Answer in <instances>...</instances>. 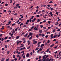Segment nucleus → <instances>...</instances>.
<instances>
[{"instance_id":"nucleus-6","label":"nucleus","mask_w":61,"mask_h":61,"mask_svg":"<svg viewBox=\"0 0 61 61\" xmlns=\"http://www.w3.org/2000/svg\"><path fill=\"white\" fill-rule=\"evenodd\" d=\"M51 59H52L51 58H50V59H49V58H47V60H46V61H51Z\"/></svg>"},{"instance_id":"nucleus-58","label":"nucleus","mask_w":61,"mask_h":61,"mask_svg":"<svg viewBox=\"0 0 61 61\" xmlns=\"http://www.w3.org/2000/svg\"><path fill=\"white\" fill-rule=\"evenodd\" d=\"M36 37H37V38H38V37H39V36H38V35H37L36 36Z\"/></svg>"},{"instance_id":"nucleus-34","label":"nucleus","mask_w":61,"mask_h":61,"mask_svg":"<svg viewBox=\"0 0 61 61\" xmlns=\"http://www.w3.org/2000/svg\"><path fill=\"white\" fill-rule=\"evenodd\" d=\"M39 36H42V34L41 33H39V35H38Z\"/></svg>"},{"instance_id":"nucleus-44","label":"nucleus","mask_w":61,"mask_h":61,"mask_svg":"<svg viewBox=\"0 0 61 61\" xmlns=\"http://www.w3.org/2000/svg\"><path fill=\"white\" fill-rule=\"evenodd\" d=\"M56 37V35H54V36L53 37V38H55V37Z\"/></svg>"},{"instance_id":"nucleus-37","label":"nucleus","mask_w":61,"mask_h":61,"mask_svg":"<svg viewBox=\"0 0 61 61\" xmlns=\"http://www.w3.org/2000/svg\"><path fill=\"white\" fill-rule=\"evenodd\" d=\"M19 22V20H18V21H17L16 22V23H18Z\"/></svg>"},{"instance_id":"nucleus-22","label":"nucleus","mask_w":61,"mask_h":61,"mask_svg":"<svg viewBox=\"0 0 61 61\" xmlns=\"http://www.w3.org/2000/svg\"><path fill=\"white\" fill-rule=\"evenodd\" d=\"M8 38V36H7L5 37V38L4 39H7Z\"/></svg>"},{"instance_id":"nucleus-26","label":"nucleus","mask_w":61,"mask_h":61,"mask_svg":"<svg viewBox=\"0 0 61 61\" xmlns=\"http://www.w3.org/2000/svg\"><path fill=\"white\" fill-rule=\"evenodd\" d=\"M50 42V41L49 40H48L47 41V43H49Z\"/></svg>"},{"instance_id":"nucleus-1","label":"nucleus","mask_w":61,"mask_h":61,"mask_svg":"<svg viewBox=\"0 0 61 61\" xmlns=\"http://www.w3.org/2000/svg\"><path fill=\"white\" fill-rule=\"evenodd\" d=\"M34 29L35 30H37L38 29V25H37V27H35L34 28Z\"/></svg>"},{"instance_id":"nucleus-25","label":"nucleus","mask_w":61,"mask_h":61,"mask_svg":"<svg viewBox=\"0 0 61 61\" xmlns=\"http://www.w3.org/2000/svg\"><path fill=\"white\" fill-rule=\"evenodd\" d=\"M48 37V36L47 35H46L45 36V37H46V38H47Z\"/></svg>"},{"instance_id":"nucleus-33","label":"nucleus","mask_w":61,"mask_h":61,"mask_svg":"<svg viewBox=\"0 0 61 61\" xmlns=\"http://www.w3.org/2000/svg\"><path fill=\"white\" fill-rule=\"evenodd\" d=\"M23 57L24 59L25 58V55H24Z\"/></svg>"},{"instance_id":"nucleus-20","label":"nucleus","mask_w":61,"mask_h":61,"mask_svg":"<svg viewBox=\"0 0 61 61\" xmlns=\"http://www.w3.org/2000/svg\"><path fill=\"white\" fill-rule=\"evenodd\" d=\"M50 32H46L47 34H50Z\"/></svg>"},{"instance_id":"nucleus-19","label":"nucleus","mask_w":61,"mask_h":61,"mask_svg":"<svg viewBox=\"0 0 61 61\" xmlns=\"http://www.w3.org/2000/svg\"><path fill=\"white\" fill-rule=\"evenodd\" d=\"M46 10H43L42 11V13L44 12Z\"/></svg>"},{"instance_id":"nucleus-52","label":"nucleus","mask_w":61,"mask_h":61,"mask_svg":"<svg viewBox=\"0 0 61 61\" xmlns=\"http://www.w3.org/2000/svg\"><path fill=\"white\" fill-rule=\"evenodd\" d=\"M9 41H10L9 40H7V43H8V42H9Z\"/></svg>"},{"instance_id":"nucleus-18","label":"nucleus","mask_w":61,"mask_h":61,"mask_svg":"<svg viewBox=\"0 0 61 61\" xmlns=\"http://www.w3.org/2000/svg\"><path fill=\"white\" fill-rule=\"evenodd\" d=\"M5 60V58H2L1 59V61H4V60Z\"/></svg>"},{"instance_id":"nucleus-63","label":"nucleus","mask_w":61,"mask_h":61,"mask_svg":"<svg viewBox=\"0 0 61 61\" xmlns=\"http://www.w3.org/2000/svg\"><path fill=\"white\" fill-rule=\"evenodd\" d=\"M9 39H11V37H10L9 38Z\"/></svg>"},{"instance_id":"nucleus-16","label":"nucleus","mask_w":61,"mask_h":61,"mask_svg":"<svg viewBox=\"0 0 61 61\" xmlns=\"http://www.w3.org/2000/svg\"><path fill=\"white\" fill-rule=\"evenodd\" d=\"M16 39H18L19 38V36H17L16 37Z\"/></svg>"},{"instance_id":"nucleus-64","label":"nucleus","mask_w":61,"mask_h":61,"mask_svg":"<svg viewBox=\"0 0 61 61\" xmlns=\"http://www.w3.org/2000/svg\"><path fill=\"white\" fill-rule=\"evenodd\" d=\"M24 53V51H21V53Z\"/></svg>"},{"instance_id":"nucleus-28","label":"nucleus","mask_w":61,"mask_h":61,"mask_svg":"<svg viewBox=\"0 0 61 61\" xmlns=\"http://www.w3.org/2000/svg\"><path fill=\"white\" fill-rule=\"evenodd\" d=\"M6 61H9V58L7 59H6Z\"/></svg>"},{"instance_id":"nucleus-46","label":"nucleus","mask_w":61,"mask_h":61,"mask_svg":"<svg viewBox=\"0 0 61 61\" xmlns=\"http://www.w3.org/2000/svg\"><path fill=\"white\" fill-rule=\"evenodd\" d=\"M10 52L9 51H7V54H9V53Z\"/></svg>"},{"instance_id":"nucleus-8","label":"nucleus","mask_w":61,"mask_h":61,"mask_svg":"<svg viewBox=\"0 0 61 61\" xmlns=\"http://www.w3.org/2000/svg\"><path fill=\"white\" fill-rule=\"evenodd\" d=\"M40 21V19H37V22L38 23V22H39V21Z\"/></svg>"},{"instance_id":"nucleus-51","label":"nucleus","mask_w":61,"mask_h":61,"mask_svg":"<svg viewBox=\"0 0 61 61\" xmlns=\"http://www.w3.org/2000/svg\"><path fill=\"white\" fill-rule=\"evenodd\" d=\"M40 51L39 50H38L37 51V53H39Z\"/></svg>"},{"instance_id":"nucleus-54","label":"nucleus","mask_w":61,"mask_h":61,"mask_svg":"<svg viewBox=\"0 0 61 61\" xmlns=\"http://www.w3.org/2000/svg\"><path fill=\"white\" fill-rule=\"evenodd\" d=\"M5 6H7L8 5V4H5Z\"/></svg>"},{"instance_id":"nucleus-42","label":"nucleus","mask_w":61,"mask_h":61,"mask_svg":"<svg viewBox=\"0 0 61 61\" xmlns=\"http://www.w3.org/2000/svg\"><path fill=\"white\" fill-rule=\"evenodd\" d=\"M15 25V23H14V24H13L12 25V26H13L14 25Z\"/></svg>"},{"instance_id":"nucleus-60","label":"nucleus","mask_w":61,"mask_h":61,"mask_svg":"<svg viewBox=\"0 0 61 61\" xmlns=\"http://www.w3.org/2000/svg\"><path fill=\"white\" fill-rule=\"evenodd\" d=\"M21 23V22H20L18 23V25H20Z\"/></svg>"},{"instance_id":"nucleus-7","label":"nucleus","mask_w":61,"mask_h":61,"mask_svg":"<svg viewBox=\"0 0 61 61\" xmlns=\"http://www.w3.org/2000/svg\"><path fill=\"white\" fill-rule=\"evenodd\" d=\"M44 46V44H42L41 46V48H43V46Z\"/></svg>"},{"instance_id":"nucleus-29","label":"nucleus","mask_w":61,"mask_h":61,"mask_svg":"<svg viewBox=\"0 0 61 61\" xmlns=\"http://www.w3.org/2000/svg\"><path fill=\"white\" fill-rule=\"evenodd\" d=\"M48 23L49 24H50L51 23V21H49L48 22Z\"/></svg>"},{"instance_id":"nucleus-13","label":"nucleus","mask_w":61,"mask_h":61,"mask_svg":"<svg viewBox=\"0 0 61 61\" xmlns=\"http://www.w3.org/2000/svg\"><path fill=\"white\" fill-rule=\"evenodd\" d=\"M20 59H21V57L20 56H19V57L18 60H20Z\"/></svg>"},{"instance_id":"nucleus-11","label":"nucleus","mask_w":61,"mask_h":61,"mask_svg":"<svg viewBox=\"0 0 61 61\" xmlns=\"http://www.w3.org/2000/svg\"><path fill=\"white\" fill-rule=\"evenodd\" d=\"M29 35H30V36H33V34L31 33H30L29 34Z\"/></svg>"},{"instance_id":"nucleus-61","label":"nucleus","mask_w":61,"mask_h":61,"mask_svg":"<svg viewBox=\"0 0 61 61\" xmlns=\"http://www.w3.org/2000/svg\"><path fill=\"white\" fill-rule=\"evenodd\" d=\"M57 46H55V47L54 48H57Z\"/></svg>"},{"instance_id":"nucleus-14","label":"nucleus","mask_w":61,"mask_h":61,"mask_svg":"<svg viewBox=\"0 0 61 61\" xmlns=\"http://www.w3.org/2000/svg\"><path fill=\"white\" fill-rule=\"evenodd\" d=\"M43 25H40V27L41 28H42V27H43Z\"/></svg>"},{"instance_id":"nucleus-38","label":"nucleus","mask_w":61,"mask_h":61,"mask_svg":"<svg viewBox=\"0 0 61 61\" xmlns=\"http://www.w3.org/2000/svg\"><path fill=\"white\" fill-rule=\"evenodd\" d=\"M32 37H33V36H31L29 38V39L30 40L31 39H32Z\"/></svg>"},{"instance_id":"nucleus-2","label":"nucleus","mask_w":61,"mask_h":61,"mask_svg":"<svg viewBox=\"0 0 61 61\" xmlns=\"http://www.w3.org/2000/svg\"><path fill=\"white\" fill-rule=\"evenodd\" d=\"M29 56H30V55L29 53H28L26 54V56L27 57H29Z\"/></svg>"},{"instance_id":"nucleus-45","label":"nucleus","mask_w":61,"mask_h":61,"mask_svg":"<svg viewBox=\"0 0 61 61\" xmlns=\"http://www.w3.org/2000/svg\"><path fill=\"white\" fill-rule=\"evenodd\" d=\"M8 23L9 24H11V21H9Z\"/></svg>"},{"instance_id":"nucleus-49","label":"nucleus","mask_w":61,"mask_h":61,"mask_svg":"<svg viewBox=\"0 0 61 61\" xmlns=\"http://www.w3.org/2000/svg\"><path fill=\"white\" fill-rule=\"evenodd\" d=\"M4 38H2L1 39V41H4Z\"/></svg>"},{"instance_id":"nucleus-5","label":"nucleus","mask_w":61,"mask_h":61,"mask_svg":"<svg viewBox=\"0 0 61 61\" xmlns=\"http://www.w3.org/2000/svg\"><path fill=\"white\" fill-rule=\"evenodd\" d=\"M53 34H51V39H52L53 38Z\"/></svg>"},{"instance_id":"nucleus-56","label":"nucleus","mask_w":61,"mask_h":61,"mask_svg":"<svg viewBox=\"0 0 61 61\" xmlns=\"http://www.w3.org/2000/svg\"><path fill=\"white\" fill-rule=\"evenodd\" d=\"M26 25H25L23 26V27H26Z\"/></svg>"},{"instance_id":"nucleus-4","label":"nucleus","mask_w":61,"mask_h":61,"mask_svg":"<svg viewBox=\"0 0 61 61\" xmlns=\"http://www.w3.org/2000/svg\"><path fill=\"white\" fill-rule=\"evenodd\" d=\"M35 40H36L35 39L33 40V42L35 44H36V43H37V41H35Z\"/></svg>"},{"instance_id":"nucleus-47","label":"nucleus","mask_w":61,"mask_h":61,"mask_svg":"<svg viewBox=\"0 0 61 61\" xmlns=\"http://www.w3.org/2000/svg\"><path fill=\"white\" fill-rule=\"evenodd\" d=\"M56 41V39H54V40L53 41Z\"/></svg>"},{"instance_id":"nucleus-3","label":"nucleus","mask_w":61,"mask_h":61,"mask_svg":"<svg viewBox=\"0 0 61 61\" xmlns=\"http://www.w3.org/2000/svg\"><path fill=\"white\" fill-rule=\"evenodd\" d=\"M13 31H12L11 32L12 33V34H14L15 33V29H13L12 30Z\"/></svg>"},{"instance_id":"nucleus-62","label":"nucleus","mask_w":61,"mask_h":61,"mask_svg":"<svg viewBox=\"0 0 61 61\" xmlns=\"http://www.w3.org/2000/svg\"><path fill=\"white\" fill-rule=\"evenodd\" d=\"M30 48V46H29V47L27 48V49H29V48Z\"/></svg>"},{"instance_id":"nucleus-41","label":"nucleus","mask_w":61,"mask_h":61,"mask_svg":"<svg viewBox=\"0 0 61 61\" xmlns=\"http://www.w3.org/2000/svg\"><path fill=\"white\" fill-rule=\"evenodd\" d=\"M39 50H40V51H42V49L41 48H40L39 49Z\"/></svg>"},{"instance_id":"nucleus-17","label":"nucleus","mask_w":61,"mask_h":61,"mask_svg":"<svg viewBox=\"0 0 61 61\" xmlns=\"http://www.w3.org/2000/svg\"><path fill=\"white\" fill-rule=\"evenodd\" d=\"M39 32H40V33H42V31L41 30H40L39 31Z\"/></svg>"},{"instance_id":"nucleus-30","label":"nucleus","mask_w":61,"mask_h":61,"mask_svg":"<svg viewBox=\"0 0 61 61\" xmlns=\"http://www.w3.org/2000/svg\"><path fill=\"white\" fill-rule=\"evenodd\" d=\"M38 49H39V48H38V47H37L35 49V50H38Z\"/></svg>"},{"instance_id":"nucleus-48","label":"nucleus","mask_w":61,"mask_h":61,"mask_svg":"<svg viewBox=\"0 0 61 61\" xmlns=\"http://www.w3.org/2000/svg\"><path fill=\"white\" fill-rule=\"evenodd\" d=\"M42 37H43V36H45V34H42Z\"/></svg>"},{"instance_id":"nucleus-21","label":"nucleus","mask_w":61,"mask_h":61,"mask_svg":"<svg viewBox=\"0 0 61 61\" xmlns=\"http://www.w3.org/2000/svg\"><path fill=\"white\" fill-rule=\"evenodd\" d=\"M5 47L6 48L7 47V45H5Z\"/></svg>"},{"instance_id":"nucleus-12","label":"nucleus","mask_w":61,"mask_h":61,"mask_svg":"<svg viewBox=\"0 0 61 61\" xmlns=\"http://www.w3.org/2000/svg\"><path fill=\"white\" fill-rule=\"evenodd\" d=\"M54 46V44H52L50 46V47H52Z\"/></svg>"},{"instance_id":"nucleus-40","label":"nucleus","mask_w":61,"mask_h":61,"mask_svg":"<svg viewBox=\"0 0 61 61\" xmlns=\"http://www.w3.org/2000/svg\"><path fill=\"white\" fill-rule=\"evenodd\" d=\"M29 31H32V29H30L28 30Z\"/></svg>"},{"instance_id":"nucleus-39","label":"nucleus","mask_w":61,"mask_h":61,"mask_svg":"<svg viewBox=\"0 0 61 61\" xmlns=\"http://www.w3.org/2000/svg\"><path fill=\"white\" fill-rule=\"evenodd\" d=\"M27 22H28V23H29V20H27Z\"/></svg>"},{"instance_id":"nucleus-9","label":"nucleus","mask_w":61,"mask_h":61,"mask_svg":"<svg viewBox=\"0 0 61 61\" xmlns=\"http://www.w3.org/2000/svg\"><path fill=\"white\" fill-rule=\"evenodd\" d=\"M49 51V49H48L46 50V52H48V51Z\"/></svg>"},{"instance_id":"nucleus-27","label":"nucleus","mask_w":61,"mask_h":61,"mask_svg":"<svg viewBox=\"0 0 61 61\" xmlns=\"http://www.w3.org/2000/svg\"><path fill=\"white\" fill-rule=\"evenodd\" d=\"M14 60L15 61H16L17 60V58H15L14 59Z\"/></svg>"},{"instance_id":"nucleus-36","label":"nucleus","mask_w":61,"mask_h":61,"mask_svg":"<svg viewBox=\"0 0 61 61\" xmlns=\"http://www.w3.org/2000/svg\"><path fill=\"white\" fill-rule=\"evenodd\" d=\"M36 20V18H34L33 20H34V21H35Z\"/></svg>"},{"instance_id":"nucleus-43","label":"nucleus","mask_w":61,"mask_h":61,"mask_svg":"<svg viewBox=\"0 0 61 61\" xmlns=\"http://www.w3.org/2000/svg\"><path fill=\"white\" fill-rule=\"evenodd\" d=\"M56 14H57V15H58V12H57L56 13Z\"/></svg>"},{"instance_id":"nucleus-59","label":"nucleus","mask_w":61,"mask_h":61,"mask_svg":"<svg viewBox=\"0 0 61 61\" xmlns=\"http://www.w3.org/2000/svg\"><path fill=\"white\" fill-rule=\"evenodd\" d=\"M34 26H33L32 27H31V29H33V28H34Z\"/></svg>"},{"instance_id":"nucleus-57","label":"nucleus","mask_w":61,"mask_h":61,"mask_svg":"<svg viewBox=\"0 0 61 61\" xmlns=\"http://www.w3.org/2000/svg\"><path fill=\"white\" fill-rule=\"evenodd\" d=\"M16 6H19V4H17L16 5Z\"/></svg>"},{"instance_id":"nucleus-55","label":"nucleus","mask_w":61,"mask_h":61,"mask_svg":"<svg viewBox=\"0 0 61 61\" xmlns=\"http://www.w3.org/2000/svg\"><path fill=\"white\" fill-rule=\"evenodd\" d=\"M7 28H10V26H7Z\"/></svg>"},{"instance_id":"nucleus-15","label":"nucleus","mask_w":61,"mask_h":61,"mask_svg":"<svg viewBox=\"0 0 61 61\" xmlns=\"http://www.w3.org/2000/svg\"><path fill=\"white\" fill-rule=\"evenodd\" d=\"M55 31H56V30L55 29H54L53 30L52 32L53 33H55Z\"/></svg>"},{"instance_id":"nucleus-50","label":"nucleus","mask_w":61,"mask_h":61,"mask_svg":"<svg viewBox=\"0 0 61 61\" xmlns=\"http://www.w3.org/2000/svg\"><path fill=\"white\" fill-rule=\"evenodd\" d=\"M36 17H38L39 16V15H37L36 16Z\"/></svg>"},{"instance_id":"nucleus-23","label":"nucleus","mask_w":61,"mask_h":61,"mask_svg":"<svg viewBox=\"0 0 61 61\" xmlns=\"http://www.w3.org/2000/svg\"><path fill=\"white\" fill-rule=\"evenodd\" d=\"M22 41H19V42L20 44H21V43H22Z\"/></svg>"},{"instance_id":"nucleus-31","label":"nucleus","mask_w":61,"mask_h":61,"mask_svg":"<svg viewBox=\"0 0 61 61\" xmlns=\"http://www.w3.org/2000/svg\"><path fill=\"white\" fill-rule=\"evenodd\" d=\"M30 55H32V54H33V52H31L30 53Z\"/></svg>"},{"instance_id":"nucleus-10","label":"nucleus","mask_w":61,"mask_h":61,"mask_svg":"<svg viewBox=\"0 0 61 61\" xmlns=\"http://www.w3.org/2000/svg\"><path fill=\"white\" fill-rule=\"evenodd\" d=\"M28 35V34L27 33V34H26L25 35H24V36L25 37H26Z\"/></svg>"},{"instance_id":"nucleus-53","label":"nucleus","mask_w":61,"mask_h":61,"mask_svg":"<svg viewBox=\"0 0 61 61\" xmlns=\"http://www.w3.org/2000/svg\"><path fill=\"white\" fill-rule=\"evenodd\" d=\"M32 52H33V53H34L35 52V51L34 50H33L32 51Z\"/></svg>"},{"instance_id":"nucleus-35","label":"nucleus","mask_w":61,"mask_h":61,"mask_svg":"<svg viewBox=\"0 0 61 61\" xmlns=\"http://www.w3.org/2000/svg\"><path fill=\"white\" fill-rule=\"evenodd\" d=\"M13 58H15V55H13Z\"/></svg>"},{"instance_id":"nucleus-32","label":"nucleus","mask_w":61,"mask_h":61,"mask_svg":"<svg viewBox=\"0 0 61 61\" xmlns=\"http://www.w3.org/2000/svg\"><path fill=\"white\" fill-rule=\"evenodd\" d=\"M26 40H25L24 41V42H23V43H26Z\"/></svg>"},{"instance_id":"nucleus-24","label":"nucleus","mask_w":61,"mask_h":61,"mask_svg":"<svg viewBox=\"0 0 61 61\" xmlns=\"http://www.w3.org/2000/svg\"><path fill=\"white\" fill-rule=\"evenodd\" d=\"M23 25V23H21L20 24V26H21V25Z\"/></svg>"}]
</instances>
